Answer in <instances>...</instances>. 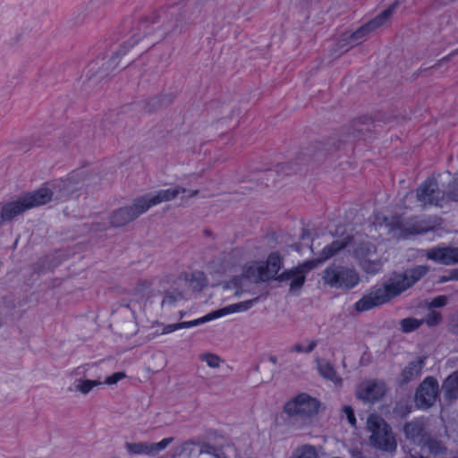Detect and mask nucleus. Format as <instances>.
<instances>
[{"label": "nucleus", "instance_id": "obj_1", "mask_svg": "<svg viewBox=\"0 0 458 458\" xmlns=\"http://www.w3.org/2000/svg\"><path fill=\"white\" fill-rule=\"evenodd\" d=\"M173 31L172 28L164 30H151L143 35H138L125 42L111 56L106 58L113 72L121 71L131 64L147 49L165 38Z\"/></svg>", "mask_w": 458, "mask_h": 458}, {"label": "nucleus", "instance_id": "obj_2", "mask_svg": "<svg viewBox=\"0 0 458 458\" xmlns=\"http://www.w3.org/2000/svg\"><path fill=\"white\" fill-rule=\"evenodd\" d=\"M80 174H73L69 178L54 185V191L48 188H39L37 191L28 192L21 196L27 209L45 205L52 200L55 192L56 199H64L72 197L78 190V185L82 182Z\"/></svg>", "mask_w": 458, "mask_h": 458}, {"label": "nucleus", "instance_id": "obj_3", "mask_svg": "<svg viewBox=\"0 0 458 458\" xmlns=\"http://www.w3.org/2000/svg\"><path fill=\"white\" fill-rule=\"evenodd\" d=\"M319 406L320 403L316 398L302 393L284 404V412L287 414L292 423L300 421L301 425H306L318 413Z\"/></svg>", "mask_w": 458, "mask_h": 458}, {"label": "nucleus", "instance_id": "obj_4", "mask_svg": "<svg viewBox=\"0 0 458 458\" xmlns=\"http://www.w3.org/2000/svg\"><path fill=\"white\" fill-rule=\"evenodd\" d=\"M367 428L371 433L369 442L372 446L385 452H394L397 447L394 434L387 422L379 415L370 414Z\"/></svg>", "mask_w": 458, "mask_h": 458}, {"label": "nucleus", "instance_id": "obj_5", "mask_svg": "<svg viewBox=\"0 0 458 458\" xmlns=\"http://www.w3.org/2000/svg\"><path fill=\"white\" fill-rule=\"evenodd\" d=\"M429 271V267L419 265L398 274H394L382 288L386 290L389 300L401 294L418 281L424 277Z\"/></svg>", "mask_w": 458, "mask_h": 458}, {"label": "nucleus", "instance_id": "obj_6", "mask_svg": "<svg viewBox=\"0 0 458 458\" xmlns=\"http://www.w3.org/2000/svg\"><path fill=\"white\" fill-rule=\"evenodd\" d=\"M322 279L330 287L350 290L360 282L356 269L340 265H331L323 271Z\"/></svg>", "mask_w": 458, "mask_h": 458}, {"label": "nucleus", "instance_id": "obj_7", "mask_svg": "<svg viewBox=\"0 0 458 458\" xmlns=\"http://www.w3.org/2000/svg\"><path fill=\"white\" fill-rule=\"evenodd\" d=\"M259 298H255L253 300L239 302L236 304L230 305L228 307H225L224 309L213 311L200 318L187 321V322H181V323H175V324H170L164 327L162 334H169L172 333L177 329L182 328H188L193 326H198L199 324H202L204 322L210 321L214 318H219L221 316L232 313V312H237L241 310H247L250 309L254 302L258 301Z\"/></svg>", "mask_w": 458, "mask_h": 458}, {"label": "nucleus", "instance_id": "obj_8", "mask_svg": "<svg viewBox=\"0 0 458 458\" xmlns=\"http://www.w3.org/2000/svg\"><path fill=\"white\" fill-rule=\"evenodd\" d=\"M353 256L358 259L359 266L368 274L378 273L383 266V261L376 258L377 248L370 242H356Z\"/></svg>", "mask_w": 458, "mask_h": 458}, {"label": "nucleus", "instance_id": "obj_9", "mask_svg": "<svg viewBox=\"0 0 458 458\" xmlns=\"http://www.w3.org/2000/svg\"><path fill=\"white\" fill-rule=\"evenodd\" d=\"M416 198L424 208L428 206L439 208L446 206L445 193L439 190L438 183L434 178L427 179L419 186Z\"/></svg>", "mask_w": 458, "mask_h": 458}, {"label": "nucleus", "instance_id": "obj_10", "mask_svg": "<svg viewBox=\"0 0 458 458\" xmlns=\"http://www.w3.org/2000/svg\"><path fill=\"white\" fill-rule=\"evenodd\" d=\"M148 211L142 197L136 198L131 205L122 207L110 215V224L114 227H122L137 219Z\"/></svg>", "mask_w": 458, "mask_h": 458}, {"label": "nucleus", "instance_id": "obj_11", "mask_svg": "<svg viewBox=\"0 0 458 458\" xmlns=\"http://www.w3.org/2000/svg\"><path fill=\"white\" fill-rule=\"evenodd\" d=\"M438 394L437 380L433 377H427L417 388L415 401L420 408L427 409L436 403Z\"/></svg>", "mask_w": 458, "mask_h": 458}, {"label": "nucleus", "instance_id": "obj_12", "mask_svg": "<svg viewBox=\"0 0 458 458\" xmlns=\"http://www.w3.org/2000/svg\"><path fill=\"white\" fill-rule=\"evenodd\" d=\"M113 73L106 58L91 61L83 70L81 77L83 83L98 84Z\"/></svg>", "mask_w": 458, "mask_h": 458}, {"label": "nucleus", "instance_id": "obj_13", "mask_svg": "<svg viewBox=\"0 0 458 458\" xmlns=\"http://www.w3.org/2000/svg\"><path fill=\"white\" fill-rule=\"evenodd\" d=\"M441 225V219L438 217H430L428 219L411 218L409 221L398 223V228L401 235L403 237L411 234H421L435 230Z\"/></svg>", "mask_w": 458, "mask_h": 458}, {"label": "nucleus", "instance_id": "obj_14", "mask_svg": "<svg viewBox=\"0 0 458 458\" xmlns=\"http://www.w3.org/2000/svg\"><path fill=\"white\" fill-rule=\"evenodd\" d=\"M282 266V259L276 253H272L268 256L266 263L251 266L247 270V276L258 274L259 281H267L274 278L279 272Z\"/></svg>", "mask_w": 458, "mask_h": 458}, {"label": "nucleus", "instance_id": "obj_15", "mask_svg": "<svg viewBox=\"0 0 458 458\" xmlns=\"http://www.w3.org/2000/svg\"><path fill=\"white\" fill-rule=\"evenodd\" d=\"M316 267V261L308 260L293 269L286 270L276 279L278 281H291V291L300 290L306 278V274Z\"/></svg>", "mask_w": 458, "mask_h": 458}, {"label": "nucleus", "instance_id": "obj_16", "mask_svg": "<svg viewBox=\"0 0 458 458\" xmlns=\"http://www.w3.org/2000/svg\"><path fill=\"white\" fill-rule=\"evenodd\" d=\"M423 256L428 259L445 266L458 263V247L437 246L423 250Z\"/></svg>", "mask_w": 458, "mask_h": 458}, {"label": "nucleus", "instance_id": "obj_17", "mask_svg": "<svg viewBox=\"0 0 458 458\" xmlns=\"http://www.w3.org/2000/svg\"><path fill=\"white\" fill-rule=\"evenodd\" d=\"M173 437L164 438L158 443L148 442H126L124 447L130 455H152L156 453L164 450L172 443Z\"/></svg>", "mask_w": 458, "mask_h": 458}, {"label": "nucleus", "instance_id": "obj_18", "mask_svg": "<svg viewBox=\"0 0 458 458\" xmlns=\"http://www.w3.org/2000/svg\"><path fill=\"white\" fill-rule=\"evenodd\" d=\"M386 393V386L382 382L367 380L362 382L357 389V397L364 402L375 403Z\"/></svg>", "mask_w": 458, "mask_h": 458}, {"label": "nucleus", "instance_id": "obj_19", "mask_svg": "<svg viewBox=\"0 0 458 458\" xmlns=\"http://www.w3.org/2000/svg\"><path fill=\"white\" fill-rule=\"evenodd\" d=\"M427 421L424 418H417L404 423L403 432L405 439L413 444H422L428 437Z\"/></svg>", "mask_w": 458, "mask_h": 458}, {"label": "nucleus", "instance_id": "obj_20", "mask_svg": "<svg viewBox=\"0 0 458 458\" xmlns=\"http://www.w3.org/2000/svg\"><path fill=\"white\" fill-rule=\"evenodd\" d=\"M390 300L387 297L386 290L382 286L370 291L355 303V309L359 312L369 310L382 305Z\"/></svg>", "mask_w": 458, "mask_h": 458}, {"label": "nucleus", "instance_id": "obj_21", "mask_svg": "<svg viewBox=\"0 0 458 458\" xmlns=\"http://www.w3.org/2000/svg\"><path fill=\"white\" fill-rule=\"evenodd\" d=\"M187 190L181 186H175L172 189L161 190L157 191L155 194H146L141 196L143 201L147 205L148 209L152 206H156L162 202H167L174 199L180 193L186 192Z\"/></svg>", "mask_w": 458, "mask_h": 458}, {"label": "nucleus", "instance_id": "obj_22", "mask_svg": "<svg viewBox=\"0 0 458 458\" xmlns=\"http://www.w3.org/2000/svg\"><path fill=\"white\" fill-rule=\"evenodd\" d=\"M425 360L426 357H417L415 360L410 361L399 375L400 384L406 385L420 377L425 365Z\"/></svg>", "mask_w": 458, "mask_h": 458}, {"label": "nucleus", "instance_id": "obj_23", "mask_svg": "<svg viewBox=\"0 0 458 458\" xmlns=\"http://www.w3.org/2000/svg\"><path fill=\"white\" fill-rule=\"evenodd\" d=\"M353 241V238L351 236H347L341 240H335L332 243L327 245L322 251L319 253L318 258L312 259L311 261H316V267L325 262L326 260L333 258L336 254L339 253L342 250L348 247L351 242Z\"/></svg>", "mask_w": 458, "mask_h": 458}, {"label": "nucleus", "instance_id": "obj_24", "mask_svg": "<svg viewBox=\"0 0 458 458\" xmlns=\"http://www.w3.org/2000/svg\"><path fill=\"white\" fill-rule=\"evenodd\" d=\"M27 209L25 203L21 197L17 199L0 204V213L3 224L12 221L16 216L24 213Z\"/></svg>", "mask_w": 458, "mask_h": 458}, {"label": "nucleus", "instance_id": "obj_25", "mask_svg": "<svg viewBox=\"0 0 458 458\" xmlns=\"http://www.w3.org/2000/svg\"><path fill=\"white\" fill-rule=\"evenodd\" d=\"M445 398L453 402L458 398V370L449 375L442 385Z\"/></svg>", "mask_w": 458, "mask_h": 458}, {"label": "nucleus", "instance_id": "obj_26", "mask_svg": "<svg viewBox=\"0 0 458 458\" xmlns=\"http://www.w3.org/2000/svg\"><path fill=\"white\" fill-rule=\"evenodd\" d=\"M173 98L168 94H161L144 102L147 113L157 112L162 106L168 105L172 102Z\"/></svg>", "mask_w": 458, "mask_h": 458}, {"label": "nucleus", "instance_id": "obj_27", "mask_svg": "<svg viewBox=\"0 0 458 458\" xmlns=\"http://www.w3.org/2000/svg\"><path fill=\"white\" fill-rule=\"evenodd\" d=\"M354 46L355 44L350 38L349 32H344L337 38L335 44L331 49V52L333 55L339 56L352 48Z\"/></svg>", "mask_w": 458, "mask_h": 458}, {"label": "nucleus", "instance_id": "obj_28", "mask_svg": "<svg viewBox=\"0 0 458 458\" xmlns=\"http://www.w3.org/2000/svg\"><path fill=\"white\" fill-rule=\"evenodd\" d=\"M394 5L390 6L386 10L380 13L377 17H375L373 20L367 22L369 27L371 29V30H375L382 26H384L388 20L391 18L393 13H394Z\"/></svg>", "mask_w": 458, "mask_h": 458}, {"label": "nucleus", "instance_id": "obj_29", "mask_svg": "<svg viewBox=\"0 0 458 458\" xmlns=\"http://www.w3.org/2000/svg\"><path fill=\"white\" fill-rule=\"evenodd\" d=\"M318 369L323 377L335 383L341 381V379L337 377L334 367L329 362L318 360Z\"/></svg>", "mask_w": 458, "mask_h": 458}, {"label": "nucleus", "instance_id": "obj_30", "mask_svg": "<svg viewBox=\"0 0 458 458\" xmlns=\"http://www.w3.org/2000/svg\"><path fill=\"white\" fill-rule=\"evenodd\" d=\"M290 458H318V454L315 446L302 445L293 451Z\"/></svg>", "mask_w": 458, "mask_h": 458}, {"label": "nucleus", "instance_id": "obj_31", "mask_svg": "<svg viewBox=\"0 0 458 458\" xmlns=\"http://www.w3.org/2000/svg\"><path fill=\"white\" fill-rule=\"evenodd\" d=\"M372 30L369 27V25L366 23L360 27L358 30H356L352 33H349L350 38L352 39L355 46H358L361 44V42L366 38V37L371 33Z\"/></svg>", "mask_w": 458, "mask_h": 458}, {"label": "nucleus", "instance_id": "obj_32", "mask_svg": "<svg viewBox=\"0 0 458 458\" xmlns=\"http://www.w3.org/2000/svg\"><path fill=\"white\" fill-rule=\"evenodd\" d=\"M99 385H101L99 380L79 379L76 381L75 389L83 394H87L94 386Z\"/></svg>", "mask_w": 458, "mask_h": 458}, {"label": "nucleus", "instance_id": "obj_33", "mask_svg": "<svg viewBox=\"0 0 458 458\" xmlns=\"http://www.w3.org/2000/svg\"><path fill=\"white\" fill-rule=\"evenodd\" d=\"M423 324V320L417 319L415 318H403L400 322L402 331L404 333H410L418 329Z\"/></svg>", "mask_w": 458, "mask_h": 458}, {"label": "nucleus", "instance_id": "obj_34", "mask_svg": "<svg viewBox=\"0 0 458 458\" xmlns=\"http://www.w3.org/2000/svg\"><path fill=\"white\" fill-rule=\"evenodd\" d=\"M445 193L446 205L450 201L458 202V178L448 183L447 189L443 191Z\"/></svg>", "mask_w": 458, "mask_h": 458}, {"label": "nucleus", "instance_id": "obj_35", "mask_svg": "<svg viewBox=\"0 0 458 458\" xmlns=\"http://www.w3.org/2000/svg\"><path fill=\"white\" fill-rule=\"evenodd\" d=\"M182 298L183 295L179 292H166L162 301V307L171 306Z\"/></svg>", "mask_w": 458, "mask_h": 458}, {"label": "nucleus", "instance_id": "obj_36", "mask_svg": "<svg viewBox=\"0 0 458 458\" xmlns=\"http://www.w3.org/2000/svg\"><path fill=\"white\" fill-rule=\"evenodd\" d=\"M422 320L423 323L425 322L428 327H435L439 325L442 321V315L438 311L431 310Z\"/></svg>", "mask_w": 458, "mask_h": 458}, {"label": "nucleus", "instance_id": "obj_37", "mask_svg": "<svg viewBox=\"0 0 458 458\" xmlns=\"http://www.w3.org/2000/svg\"><path fill=\"white\" fill-rule=\"evenodd\" d=\"M448 297L445 295H438L435 297L429 303L428 309L441 308L447 304Z\"/></svg>", "mask_w": 458, "mask_h": 458}, {"label": "nucleus", "instance_id": "obj_38", "mask_svg": "<svg viewBox=\"0 0 458 458\" xmlns=\"http://www.w3.org/2000/svg\"><path fill=\"white\" fill-rule=\"evenodd\" d=\"M202 359L211 368H217L220 365V358L216 354L207 353Z\"/></svg>", "mask_w": 458, "mask_h": 458}, {"label": "nucleus", "instance_id": "obj_39", "mask_svg": "<svg viewBox=\"0 0 458 458\" xmlns=\"http://www.w3.org/2000/svg\"><path fill=\"white\" fill-rule=\"evenodd\" d=\"M448 330L452 334L458 335V311L451 316L448 323Z\"/></svg>", "mask_w": 458, "mask_h": 458}, {"label": "nucleus", "instance_id": "obj_40", "mask_svg": "<svg viewBox=\"0 0 458 458\" xmlns=\"http://www.w3.org/2000/svg\"><path fill=\"white\" fill-rule=\"evenodd\" d=\"M343 412L346 415V418L349 421V423L355 427L356 426V419L354 415V411L351 406H344L343 408Z\"/></svg>", "mask_w": 458, "mask_h": 458}, {"label": "nucleus", "instance_id": "obj_41", "mask_svg": "<svg viewBox=\"0 0 458 458\" xmlns=\"http://www.w3.org/2000/svg\"><path fill=\"white\" fill-rule=\"evenodd\" d=\"M125 377V374L123 372H116L113 374L112 376L106 378L105 383L107 385H114L117 383L119 380Z\"/></svg>", "mask_w": 458, "mask_h": 458}, {"label": "nucleus", "instance_id": "obj_42", "mask_svg": "<svg viewBox=\"0 0 458 458\" xmlns=\"http://www.w3.org/2000/svg\"><path fill=\"white\" fill-rule=\"evenodd\" d=\"M292 352H305V349L303 348V346L297 343L295 344L290 350Z\"/></svg>", "mask_w": 458, "mask_h": 458}, {"label": "nucleus", "instance_id": "obj_43", "mask_svg": "<svg viewBox=\"0 0 458 458\" xmlns=\"http://www.w3.org/2000/svg\"><path fill=\"white\" fill-rule=\"evenodd\" d=\"M445 280H457L458 281V268L451 270L448 277Z\"/></svg>", "mask_w": 458, "mask_h": 458}, {"label": "nucleus", "instance_id": "obj_44", "mask_svg": "<svg viewBox=\"0 0 458 458\" xmlns=\"http://www.w3.org/2000/svg\"><path fill=\"white\" fill-rule=\"evenodd\" d=\"M317 346V341L316 340H312L310 342L309 345L304 348L305 349V352L306 353H310Z\"/></svg>", "mask_w": 458, "mask_h": 458}, {"label": "nucleus", "instance_id": "obj_45", "mask_svg": "<svg viewBox=\"0 0 458 458\" xmlns=\"http://www.w3.org/2000/svg\"><path fill=\"white\" fill-rule=\"evenodd\" d=\"M215 447L211 445H206L204 448L201 449V453H207L210 454H215Z\"/></svg>", "mask_w": 458, "mask_h": 458}, {"label": "nucleus", "instance_id": "obj_46", "mask_svg": "<svg viewBox=\"0 0 458 458\" xmlns=\"http://www.w3.org/2000/svg\"><path fill=\"white\" fill-rule=\"evenodd\" d=\"M455 54H458V48L456 50H454L453 53H451L450 55L443 57L441 60H439V64L442 63V62H446V61H449L450 57Z\"/></svg>", "mask_w": 458, "mask_h": 458}, {"label": "nucleus", "instance_id": "obj_47", "mask_svg": "<svg viewBox=\"0 0 458 458\" xmlns=\"http://www.w3.org/2000/svg\"><path fill=\"white\" fill-rule=\"evenodd\" d=\"M198 194H199V191L198 190L191 191L189 197L192 198V197L197 196Z\"/></svg>", "mask_w": 458, "mask_h": 458}, {"label": "nucleus", "instance_id": "obj_48", "mask_svg": "<svg viewBox=\"0 0 458 458\" xmlns=\"http://www.w3.org/2000/svg\"><path fill=\"white\" fill-rule=\"evenodd\" d=\"M269 360H270L272 363H274V364H276V363L277 362V359H276V357H275V356H270V357H269Z\"/></svg>", "mask_w": 458, "mask_h": 458}, {"label": "nucleus", "instance_id": "obj_49", "mask_svg": "<svg viewBox=\"0 0 458 458\" xmlns=\"http://www.w3.org/2000/svg\"><path fill=\"white\" fill-rule=\"evenodd\" d=\"M214 455H215L216 458H224V457H222V456H221L220 454H215Z\"/></svg>", "mask_w": 458, "mask_h": 458}, {"label": "nucleus", "instance_id": "obj_50", "mask_svg": "<svg viewBox=\"0 0 458 458\" xmlns=\"http://www.w3.org/2000/svg\"><path fill=\"white\" fill-rule=\"evenodd\" d=\"M81 369H84V367H82V368H77V373H78V374H79V370H80Z\"/></svg>", "mask_w": 458, "mask_h": 458}]
</instances>
